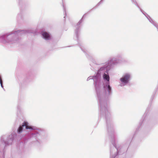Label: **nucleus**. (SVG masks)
Segmentation results:
<instances>
[{"label":"nucleus","mask_w":158,"mask_h":158,"mask_svg":"<svg viewBox=\"0 0 158 158\" xmlns=\"http://www.w3.org/2000/svg\"><path fill=\"white\" fill-rule=\"evenodd\" d=\"M25 126L26 127V129H32V127L28 125V123L27 122H24L23 123L22 126H20L19 129H18V131L19 132H21L22 130L23 127H24Z\"/></svg>","instance_id":"f257e3e1"},{"label":"nucleus","mask_w":158,"mask_h":158,"mask_svg":"<svg viewBox=\"0 0 158 158\" xmlns=\"http://www.w3.org/2000/svg\"><path fill=\"white\" fill-rule=\"evenodd\" d=\"M130 77V75L128 74H127L125 75L123 77L121 78L120 80L122 82L124 83H127Z\"/></svg>","instance_id":"f03ea898"},{"label":"nucleus","mask_w":158,"mask_h":158,"mask_svg":"<svg viewBox=\"0 0 158 158\" xmlns=\"http://www.w3.org/2000/svg\"><path fill=\"white\" fill-rule=\"evenodd\" d=\"M43 36L45 39H48L50 37V35L48 33L44 32L42 34Z\"/></svg>","instance_id":"7ed1b4c3"},{"label":"nucleus","mask_w":158,"mask_h":158,"mask_svg":"<svg viewBox=\"0 0 158 158\" xmlns=\"http://www.w3.org/2000/svg\"><path fill=\"white\" fill-rule=\"evenodd\" d=\"M103 78L107 80V81H109L110 79V78L109 75H107L106 74H104L103 76Z\"/></svg>","instance_id":"20e7f679"},{"label":"nucleus","mask_w":158,"mask_h":158,"mask_svg":"<svg viewBox=\"0 0 158 158\" xmlns=\"http://www.w3.org/2000/svg\"><path fill=\"white\" fill-rule=\"evenodd\" d=\"M108 89L110 91L111 89V88L109 85L108 86Z\"/></svg>","instance_id":"39448f33"}]
</instances>
